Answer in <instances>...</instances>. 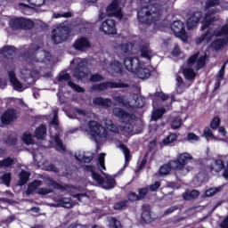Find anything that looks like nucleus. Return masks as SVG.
<instances>
[{
  "instance_id": "obj_1",
  "label": "nucleus",
  "mask_w": 228,
  "mask_h": 228,
  "mask_svg": "<svg viewBox=\"0 0 228 228\" xmlns=\"http://www.w3.org/2000/svg\"><path fill=\"white\" fill-rule=\"evenodd\" d=\"M206 42L210 44V47L215 51H218L221 47H224L228 42V23L224 25L222 28H218L213 32L208 30L205 34L201 35L196 39V44H202Z\"/></svg>"
},
{
  "instance_id": "obj_2",
  "label": "nucleus",
  "mask_w": 228,
  "mask_h": 228,
  "mask_svg": "<svg viewBox=\"0 0 228 228\" xmlns=\"http://www.w3.org/2000/svg\"><path fill=\"white\" fill-rule=\"evenodd\" d=\"M40 46L37 44L31 45L28 51L23 54V60L28 63H43V61H49V53L44 50L39 51Z\"/></svg>"
},
{
  "instance_id": "obj_3",
  "label": "nucleus",
  "mask_w": 228,
  "mask_h": 228,
  "mask_svg": "<svg viewBox=\"0 0 228 228\" xmlns=\"http://www.w3.org/2000/svg\"><path fill=\"white\" fill-rule=\"evenodd\" d=\"M191 159H193V157H191L190 153L183 152L177 157L176 160L169 161V165L173 170H176L181 175H186L192 168L191 167H186Z\"/></svg>"
},
{
  "instance_id": "obj_4",
  "label": "nucleus",
  "mask_w": 228,
  "mask_h": 228,
  "mask_svg": "<svg viewBox=\"0 0 228 228\" xmlns=\"http://www.w3.org/2000/svg\"><path fill=\"white\" fill-rule=\"evenodd\" d=\"M88 127L89 130H86V133L90 140L97 142V136H99V138H106V136H108V131L106 128H104L101 123L95 120L89 121Z\"/></svg>"
},
{
  "instance_id": "obj_5",
  "label": "nucleus",
  "mask_w": 228,
  "mask_h": 228,
  "mask_svg": "<svg viewBox=\"0 0 228 228\" xmlns=\"http://www.w3.org/2000/svg\"><path fill=\"white\" fill-rule=\"evenodd\" d=\"M108 88H129V84H126L120 81H107L92 86L89 88V92H104V90H108Z\"/></svg>"
},
{
  "instance_id": "obj_6",
  "label": "nucleus",
  "mask_w": 228,
  "mask_h": 228,
  "mask_svg": "<svg viewBox=\"0 0 228 228\" xmlns=\"http://www.w3.org/2000/svg\"><path fill=\"white\" fill-rule=\"evenodd\" d=\"M215 13H218V9L215 8V9H210L208 10L202 21H201V31H204L206 29H208V28H209L210 26H213L215 24V22L220 20V16L216 15V16H213L215 15Z\"/></svg>"
},
{
  "instance_id": "obj_7",
  "label": "nucleus",
  "mask_w": 228,
  "mask_h": 228,
  "mask_svg": "<svg viewBox=\"0 0 228 228\" xmlns=\"http://www.w3.org/2000/svg\"><path fill=\"white\" fill-rule=\"evenodd\" d=\"M69 33H70L69 27H59L53 29L52 32L53 44H62V42H65L69 38Z\"/></svg>"
},
{
  "instance_id": "obj_8",
  "label": "nucleus",
  "mask_w": 228,
  "mask_h": 228,
  "mask_svg": "<svg viewBox=\"0 0 228 228\" xmlns=\"http://www.w3.org/2000/svg\"><path fill=\"white\" fill-rule=\"evenodd\" d=\"M169 96L167 94H165L163 92H157L154 94L152 97L153 101V108H159V106H170L173 102H175V96H171V101L169 104H165V102L168 101Z\"/></svg>"
},
{
  "instance_id": "obj_9",
  "label": "nucleus",
  "mask_w": 228,
  "mask_h": 228,
  "mask_svg": "<svg viewBox=\"0 0 228 228\" xmlns=\"http://www.w3.org/2000/svg\"><path fill=\"white\" fill-rule=\"evenodd\" d=\"M71 63H77V65L73 72V76L77 77V79H83V77H86L87 76L86 60L77 58V59H74Z\"/></svg>"
},
{
  "instance_id": "obj_10",
  "label": "nucleus",
  "mask_w": 228,
  "mask_h": 228,
  "mask_svg": "<svg viewBox=\"0 0 228 228\" xmlns=\"http://www.w3.org/2000/svg\"><path fill=\"white\" fill-rule=\"evenodd\" d=\"M20 77L27 85H33L38 77V71L31 69L28 67H23L20 69Z\"/></svg>"
},
{
  "instance_id": "obj_11",
  "label": "nucleus",
  "mask_w": 228,
  "mask_h": 228,
  "mask_svg": "<svg viewBox=\"0 0 228 228\" xmlns=\"http://www.w3.org/2000/svg\"><path fill=\"white\" fill-rule=\"evenodd\" d=\"M200 53H195L188 60V66L193 67L196 70H200L206 66V60L208 55L204 53L203 55L199 57Z\"/></svg>"
},
{
  "instance_id": "obj_12",
  "label": "nucleus",
  "mask_w": 228,
  "mask_h": 228,
  "mask_svg": "<svg viewBox=\"0 0 228 228\" xmlns=\"http://www.w3.org/2000/svg\"><path fill=\"white\" fill-rule=\"evenodd\" d=\"M171 29L175 37H178V38H181L183 42L188 40V33H186V29H184V23H183V21H174L171 24Z\"/></svg>"
},
{
  "instance_id": "obj_13",
  "label": "nucleus",
  "mask_w": 228,
  "mask_h": 228,
  "mask_svg": "<svg viewBox=\"0 0 228 228\" xmlns=\"http://www.w3.org/2000/svg\"><path fill=\"white\" fill-rule=\"evenodd\" d=\"M108 17H117L119 20L122 19V9L118 6V0H113L106 8Z\"/></svg>"
},
{
  "instance_id": "obj_14",
  "label": "nucleus",
  "mask_w": 228,
  "mask_h": 228,
  "mask_svg": "<svg viewBox=\"0 0 228 228\" xmlns=\"http://www.w3.org/2000/svg\"><path fill=\"white\" fill-rule=\"evenodd\" d=\"M139 54L141 58H144V60L151 61L152 58H154V52L151 49V44L142 43L139 48Z\"/></svg>"
},
{
  "instance_id": "obj_15",
  "label": "nucleus",
  "mask_w": 228,
  "mask_h": 228,
  "mask_svg": "<svg viewBox=\"0 0 228 228\" xmlns=\"http://www.w3.org/2000/svg\"><path fill=\"white\" fill-rule=\"evenodd\" d=\"M124 65L129 72H132L134 74L138 69H140V60L136 57L131 58V57H126L124 60Z\"/></svg>"
},
{
  "instance_id": "obj_16",
  "label": "nucleus",
  "mask_w": 228,
  "mask_h": 228,
  "mask_svg": "<svg viewBox=\"0 0 228 228\" xmlns=\"http://www.w3.org/2000/svg\"><path fill=\"white\" fill-rule=\"evenodd\" d=\"M101 30L106 35H115L117 33V26L115 20L108 19L101 25Z\"/></svg>"
},
{
  "instance_id": "obj_17",
  "label": "nucleus",
  "mask_w": 228,
  "mask_h": 228,
  "mask_svg": "<svg viewBox=\"0 0 228 228\" xmlns=\"http://www.w3.org/2000/svg\"><path fill=\"white\" fill-rule=\"evenodd\" d=\"M112 113H113L114 117L120 118L124 122H130L131 120H134V115H131V114L127 113L122 108L115 107L112 110Z\"/></svg>"
},
{
  "instance_id": "obj_18",
  "label": "nucleus",
  "mask_w": 228,
  "mask_h": 228,
  "mask_svg": "<svg viewBox=\"0 0 228 228\" xmlns=\"http://www.w3.org/2000/svg\"><path fill=\"white\" fill-rule=\"evenodd\" d=\"M77 203L72 202L70 198H60L56 204H53V208H65L66 209H72Z\"/></svg>"
},
{
  "instance_id": "obj_19",
  "label": "nucleus",
  "mask_w": 228,
  "mask_h": 228,
  "mask_svg": "<svg viewBox=\"0 0 228 228\" xmlns=\"http://www.w3.org/2000/svg\"><path fill=\"white\" fill-rule=\"evenodd\" d=\"M8 77L10 78V82L17 92H22L26 87L22 86V84L17 79V77L15 76V72L13 70L8 71Z\"/></svg>"
},
{
  "instance_id": "obj_20",
  "label": "nucleus",
  "mask_w": 228,
  "mask_h": 228,
  "mask_svg": "<svg viewBox=\"0 0 228 228\" xmlns=\"http://www.w3.org/2000/svg\"><path fill=\"white\" fill-rule=\"evenodd\" d=\"M202 19V12H196L191 17L187 20V29H193Z\"/></svg>"
},
{
  "instance_id": "obj_21",
  "label": "nucleus",
  "mask_w": 228,
  "mask_h": 228,
  "mask_svg": "<svg viewBox=\"0 0 228 228\" xmlns=\"http://www.w3.org/2000/svg\"><path fill=\"white\" fill-rule=\"evenodd\" d=\"M73 47L76 51H81L83 53L90 47V41L86 37H80L74 43Z\"/></svg>"
},
{
  "instance_id": "obj_22",
  "label": "nucleus",
  "mask_w": 228,
  "mask_h": 228,
  "mask_svg": "<svg viewBox=\"0 0 228 228\" xmlns=\"http://www.w3.org/2000/svg\"><path fill=\"white\" fill-rule=\"evenodd\" d=\"M3 124H11L13 120H17V114H15L14 110H8L5 111L1 118Z\"/></svg>"
},
{
  "instance_id": "obj_23",
  "label": "nucleus",
  "mask_w": 228,
  "mask_h": 228,
  "mask_svg": "<svg viewBox=\"0 0 228 228\" xmlns=\"http://www.w3.org/2000/svg\"><path fill=\"white\" fill-rule=\"evenodd\" d=\"M129 102V108H143V106H145V98L133 94Z\"/></svg>"
},
{
  "instance_id": "obj_24",
  "label": "nucleus",
  "mask_w": 228,
  "mask_h": 228,
  "mask_svg": "<svg viewBox=\"0 0 228 228\" xmlns=\"http://www.w3.org/2000/svg\"><path fill=\"white\" fill-rule=\"evenodd\" d=\"M112 99L116 104H119L125 108L131 106L129 100H127V95L114 94L112 95Z\"/></svg>"
},
{
  "instance_id": "obj_25",
  "label": "nucleus",
  "mask_w": 228,
  "mask_h": 228,
  "mask_svg": "<svg viewBox=\"0 0 228 228\" xmlns=\"http://www.w3.org/2000/svg\"><path fill=\"white\" fill-rule=\"evenodd\" d=\"M93 102L96 106H102V108H110L113 102L110 98L96 97L93 100Z\"/></svg>"
},
{
  "instance_id": "obj_26",
  "label": "nucleus",
  "mask_w": 228,
  "mask_h": 228,
  "mask_svg": "<svg viewBox=\"0 0 228 228\" xmlns=\"http://www.w3.org/2000/svg\"><path fill=\"white\" fill-rule=\"evenodd\" d=\"M83 168L85 172H86V174H91L93 179L96 181V183H102V176L95 173V170L94 169V166L86 165L83 167Z\"/></svg>"
},
{
  "instance_id": "obj_27",
  "label": "nucleus",
  "mask_w": 228,
  "mask_h": 228,
  "mask_svg": "<svg viewBox=\"0 0 228 228\" xmlns=\"http://www.w3.org/2000/svg\"><path fill=\"white\" fill-rule=\"evenodd\" d=\"M134 74H136L139 79H149L151 77V69L142 68V64H140L139 69Z\"/></svg>"
},
{
  "instance_id": "obj_28",
  "label": "nucleus",
  "mask_w": 228,
  "mask_h": 228,
  "mask_svg": "<svg viewBox=\"0 0 228 228\" xmlns=\"http://www.w3.org/2000/svg\"><path fill=\"white\" fill-rule=\"evenodd\" d=\"M98 184L104 188V190H111V188H115V179L111 176H106V180L102 178V183H98Z\"/></svg>"
},
{
  "instance_id": "obj_29",
  "label": "nucleus",
  "mask_w": 228,
  "mask_h": 228,
  "mask_svg": "<svg viewBox=\"0 0 228 228\" xmlns=\"http://www.w3.org/2000/svg\"><path fill=\"white\" fill-rule=\"evenodd\" d=\"M208 168L216 174H218V172H222V170H224V160L214 159V163L208 166Z\"/></svg>"
},
{
  "instance_id": "obj_30",
  "label": "nucleus",
  "mask_w": 228,
  "mask_h": 228,
  "mask_svg": "<svg viewBox=\"0 0 228 228\" xmlns=\"http://www.w3.org/2000/svg\"><path fill=\"white\" fill-rule=\"evenodd\" d=\"M109 72L111 74H120L122 72V63L118 61H115L109 65Z\"/></svg>"
},
{
  "instance_id": "obj_31",
  "label": "nucleus",
  "mask_w": 228,
  "mask_h": 228,
  "mask_svg": "<svg viewBox=\"0 0 228 228\" xmlns=\"http://www.w3.org/2000/svg\"><path fill=\"white\" fill-rule=\"evenodd\" d=\"M175 81L177 94H183L185 88H188V86H190V85H185L184 81L183 80V77H181L179 75L175 77Z\"/></svg>"
},
{
  "instance_id": "obj_32",
  "label": "nucleus",
  "mask_w": 228,
  "mask_h": 228,
  "mask_svg": "<svg viewBox=\"0 0 228 228\" xmlns=\"http://www.w3.org/2000/svg\"><path fill=\"white\" fill-rule=\"evenodd\" d=\"M39 186H42V181L40 180H35L32 183L28 184V189L25 191L26 195H31V193H34L35 191L39 188Z\"/></svg>"
},
{
  "instance_id": "obj_33",
  "label": "nucleus",
  "mask_w": 228,
  "mask_h": 228,
  "mask_svg": "<svg viewBox=\"0 0 228 228\" xmlns=\"http://www.w3.org/2000/svg\"><path fill=\"white\" fill-rule=\"evenodd\" d=\"M0 54H3L4 58H12L15 54V47L4 46L0 49Z\"/></svg>"
},
{
  "instance_id": "obj_34",
  "label": "nucleus",
  "mask_w": 228,
  "mask_h": 228,
  "mask_svg": "<svg viewBox=\"0 0 228 228\" xmlns=\"http://www.w3.org/2000/svg\"><path fill=\"white\" fill-rule=\"evenodd\" d=\"M35 136L37 138V140H44L45 136H47V127H45L44 125H41L36 129Z\"/></svg>"
},
{
  "instance_id": "obj_35",
  "label": "nucleus",
  "mask_w": 228,
  "mask_h": 228,
  "mask_svg": "<svg viewBox=\"0 0 228 228\" xmlns=\"http://www.w3.org/2000/svg\"><path fill=\"white\" fill-rule=\"evenodd\" d=\"M75 158L82 163H90L94 159V153L78 154L75 155Z\"/></svg>"
},
{
  "instance_id": "obj_36",
  "label": "nucleus",
  "mask_w": 228,
  "mask_h": 228,
  "mask_svg": "<svg viewBox=\"0 0 228 228\" xmlns=\"http://www.w3.org/2000/svg\"><path fill=\"white\" fill-rule=\"evenodd\" d=\"M29 175H31L29 172L22 170L19 175V185L24 186V184H28V182L29 181Z\"/></svg>"
},
{
  "instance_id": "obj_37",
  "label": "nucleus",
  "mask_w": 228,
  "mask_h": 228,
  "mask_svg": "<svg viewBox=\"0 0 228 228\" xmlns=\"http://www.w3.org/2000/svg\"><path fill=\"white\" fill-rule=\"evenodd\" d=\"M9 24L12 29L14 31H17V29H22V18L12 19Z\"/></svg>"
},
{
  "instance_id": "obj_38",
  "label": "nucleus",
  "mask_w": 228,
  "mask_h": 228,
  "mask_svg": "<svg viewBox=\"0 0 228 228\" xmlns=\"http://www.w3.org/2000/svg\"><path fill=\"white\" fill-rule=\"evenodd\" d=\"M199 195H200V193L197 190L188 191L183 194V200H193V199H197Z\"/></svg>"
},
{
  "instance_id": "obj_39",
  "label": "nucleus",
  "mask_w": 228,
  "mask_h": 228,
  "mask_svg": "<svg viewBox=\"0 0 228 228\" xmlns=\"http://www.w3.org/2000/svg\"><path fill=\"white\" fill-rule=\"evenodd\" d=\"M54 142L56 151H58L59 152H65V151H67L65 145L63 144V142H61V139H60V135H54Z\"/></svg>"
},
{
  "instance_id": "obj_40",
  "label": "nucleus",
  "mask_w": 228,
  "mask_h": 228,
  "mask_svg": "<svg viewBox=\"0 0 228 228\" xmlns=\"http://www.w3.org/2000/svg\"><path fill=\"white\" fill-rule=\"evenodd\" d=\"M33 28H35V22L33 20L21 18V29H33Z\"/></svg>"
},
{
  "instance_id": "obj_41",
  "label": "nucleus",
  "mask_w": 228,
  "mask_h": 228,
  "mask_svg": "<svg viewBox=\"0 0 228 228\" xmlns=\"http://www.w3.org/2000/svg\"><path fill=\"white\" fill-rule=\"evenodd\" d=\"M170 170H174V167L170 166V162L168 164H165L160 167L159 174L160 175H168L170 174Z\"/></svg>"
},
{
  "instance_id": "obj_42",
  "label": "nucleus",
  "mask_w": 228,
  "mask_h": 228,
  "mask_svg": "<svg viewBox=\"0 0 228 228\" xmlns=\"http://www.w3.org/2000/svg\"><path fill=\"white\" fill-rule=\"evenodd\" d=\"M118 147L124 153L126 163H129V159L131 158V152L129 151V148H127V146L124 144H119Z\"/></svg>"
},
{
  "instance_id": "obj_43",
  "label": "nucleus",
  "mask_w": 228,
  "mask_h": 228,
  "mask_svg": "<svg viewBox=\"0 0 228 228\" xmlns=\"http://www.w3.org/2000/svg\"><path fill=\"white\" fill-rule=\"evenodd\" d=\"M134 119H130V121H124V125H122V129L123 131H125V133H133V130H134V126H133V121Z\"/></svg>"
},
{
  "instance_id": "obj_44",
  "label": "nucleus",
  "mask_w": 228,
  "mask_h": 228,
  "mask_svg": "<svg viewBox=\"0 0 228 228\" xmlns=\"http://www.w3.org/2000/svg\"><path fill=\"white\" fill-rule=\"evenodd\" d=\"M163 115H165V109H157L152 113L151 120H159Z\"/></svg>"
},
{
  "instance_id": "obj_45",
  "label": "nucleus",
  "mask_w": 228,
  "mask_h": 228,
  "mask_svg": "<svg viewBox=\"0 0 228 228\" xmlns=\"http://www.w3.org/2000/svg\"><path fill=\"white\" fill-rule=\"evenodd\" d=\"M15 163V159L12 158L4 159V160L0 161V168H8L9 167H12Z\"/></svg>"
},
{
  "instance_id": "obj_46",
  "label": "nucleus",
  "mask_w": 228,
  "mask_h": 228,
  "mask_svg": "<svg viewBox=\"0 0 228 228\" xmlns=\"http://www.w3.org/2000/svg\"><path fill=\"white\" fill-rule=\"evenodd\" d=\"M183 72L186 79H190V80L195 79V77L197 76L195 74V71H193V69L187 68V69H184Z\"/></svg>"
},
{
  "instance_id": "obj_47",
  "label": "nucleus",
  "mask_w": 228,
  "mask_h": 228,
  "mask_svg": "<svg viewBox=\"0 0 228 228\" xmlns=\"http://www.w3.org/2000/svg\"><path fill=\"white\" fill-rule=\"evenodd\" d=\"M222 191V187H214L207 190L203 194V197H213L215 193H218V191Z\"/></svg>"
},
{
  "instance_id": "obj_48",
  "label": "nucleus",
  "mask_w": 228,
  "mask_h": 228,
  "mask_svg": "<svg viewBox=\"0 0 228 228\" xmlns=\"http://www.w3.org/2000/svg\"><path fill=\"white\" fill-rule=\"evenodd\" d=\"M176 140L177 134H171L163 140L162 143H164V145H170V143H174V142H175Z\"/></svg>"
},
{
  "instance_id": "obj_49",
  "label": "nucleus",
  "mask_w": 228,
  "mask_h": 228,
  "mask_svg": "<svg viewBox=\"0 0 228 228\" xmlns=\"http://www.w3.org/2000/svg\"><path fill=\"white\" fill-rule=\"evenodd\" d=\"M104 158H106V153H101L98 158V167L102 172V170H106V166L104 165Z\"/></svg>"
},
{
  "instance_id": "obj_50",
  "label": "nucleus",
  "mask_w": 228,
  "mask_h": 228,
  "mask_svg": "<svg viewBox=\"0 0 228 228\" xmlns=\"http://www.w3.org/2000/svg\"><path fill=\"white\" fill-rule=\"evenodd\" d=\"M109 224L110 228H122V224H120V221L117 220L115 217L109 218Z\"/></svg>"
},
{
  "instance_id": "obj_51",
  "label": "nucleus",
  "mask_w": 228,
  "mask_h": 228,
  "mask_svg": "<svg viewBox=\"0 0 228 228\" xmlns=\"http://www.w3.org/2000/svg\"><path fill=\"white\" fill-rule=\"evenodd\" d=\"M46 184L47 186H53V188H57L58 190H65V187H63L60 183H57L56 182H54V180L51 178L46 179Z\"/></svg>"
},
{
  "instance_id": "obj_52",
  "label": "nucleus",
  "mask_w": 228,
  "mask_h": 228,
  "mask_svg": "<svg viewBox=\"0 0 228 228\" xmlns=\"http://www.w3.org/2000/svg\"><path fill=\"white\" fill-rule=\"evenodd\" d=\"M142 219L143 222H145L146 224H151V222H152V216L151 215V211L145 210V211L142 214Z\"/></svg>"
},
{
  "instance_id": "obj_53",
  "label": "nucleus",
  "mask_w": 228,
  "mask_h": 228,
  "mask_svg": "<svg viewBox=\"0 0 228 228\" xmlns=\"http://www.w3.org/2000/svg\"><path fill=\"white\" fill-rule=\"evenodd\" d=\"M1 181L5 184V186H10V182L12 181V174L5 173L1 176Z\"/></svg>"
},
{
  "instance_id": "obj_54",
  "label": "nucleus",
  "mask_w": 228,
  "mask_h": 228,
  "mask_svg": "<svg viewBox=\"0 0 228 228\" xmlns=\"http://www.w3.org/2000/svg\"><path fill=\"white\" fill-rule=\"evenodd\" d=\"M68 85L69 86H70V88H73V90H75V92H77L78 94H84L85 92V88L74 84V82L72 81H69Z\"/></svg>"
},
{
  "instance_id": "obj_55",
  "label": "nucleus",
  "mask_w": 228,
  "mask_h": 228,
  "mask_svg": "<svg viewBox=\"0 0 228 228\" xmlns=\"http://www.w3.org/2000/svg\"><path fill=\"white\" fill-rule=\"evenodd\" d=\"M220 4V0H208L206 2L205 10H209V8H213V6H218Z\"/></svg>"
},
{
  "instance_id": "obj_56",
  "label": "nucleus",
  "mask_w": 228,
  "mask_h": 228,
  "mask_svg": "<svg viewBox=\"0 0 228 228\" xmlns=\"http://www.w3.org/2000/svg\"><path fill=\"white\" fill-rule=\"evenodd\" d=\"M228 61H225L224 65L222 66L221 69L219 70L216 79H219V81H222L224 79V76L225 74V66L227 65Z\"/></svg>"
},
{
  "instance_id": "obj_57",
  "label": "nucleus",
  "mask_w": 228,
  "mask_h": 228,
  "mask_svg": "<svg viewBox=\"0 0 228 228\" xmlns=\"http://www.w3.org/2000/svg\"><path fill=\"white\" fill-rule=\"evenodd\" d=\"M183 124V120L181 118H175L171 123L172 129H179Z\"/></svg>"
},
{
  "instance_id": "obj_58",
  "label": "nucleus",
  "mask_w": 228,
  "mask_h": 228,
  "mask_svg": "<svg viewBox=\"0 0 228 228\" xmlns=\"http://www.w3.org/2000/svg\"><path fill=\"white\" fill-rule=\"evenodd\" d=\"M90 81L93 83H99V81H104V77L99 74H94L90 77Z\"/></svg>"
},
{
  "instance_id": "obj_59",
  "label": "nucleus",
  "mask_w": 228,
  "mask_h": 228,
  "mask_svg": "<svg viewBox=\"0 0 228 228\" xmlns=\"http://www.w3.org/2000/svg\"><path fill=\"white\" fill-rule=\"evenodd\" d=\"M37 193V195H49V193H53V190L49 188H39Z\"/></svg>"
},
{
  "instance_id": "obj_60",
  "label": "nucleus",
  "mask_w": 228,
  "mask_h": 228,
  "mask_svg": "<svg viewBox=\"0 0 228 228\" xmlns=\"http://www.w3.org/2000/svg\"><path fill=\"white\" fill-rule=\"evenodd\" d=\"M28 3L32 6H43L45 4V0H28Z\"/></svg>"
},
{
  "instance_id": "obj_61",
  "label": "nucleus",
  "mask_w": 228,
  "mask_h": 228,
  "mask_svg": "<svg viewBox=\"0 0 228 228\" xmlns=\"http://www.w3.org/2000/svg\"><path fill=\"white\" fill-rule=\"evenodd\" d=\"M23 142L24 143H26L27 145H31L33 144V139L31 137L30 134H23Z\"/></svg>"
},
{
  "instance_id": "obj_62",
  "label": "nucleus",
  "mask_w": 228,
  "mask_h": 228,
  "mask_svg": "<svg viewBox=\"0 0 228 228\" xmlns=\"http://www.w3.org/2000/svg\"><path fill=\"white\" fill-rule=\"evenodd\" d=\"M218 126H220V118H214L210 122L211 129H218Z\"/></svg>"
},
{
  "instance_id": "obj_63",
  "label": "nucleus",
  "mask_w": 228,
  "mask_h": 228,
  "mask_svg": "<svg viewBox=\"0 0 228 228\" xmlns=\"http://www.w3.org/2000/svg\"><path fill=\"white\" fill-rule=\"evenodd\" d=\"M69 79H70V75L65 72H61L58 77V81H69Z\"/></svg>"
},
{
  "instance_id": "obj_64",
  "label": "nucleus",
  "mask_w": 228,
  "mask_h": 228,
  "mask_svg": "<svg viewBox=\"0 0 228 228\" xmlns=\"http://www.w3.org/2000/svg\"><path fill=\"white\" fill-rule=\"evenodd\" d=\"M188 142H199V136L193 133H189L187 135Z\"/></svg>"
}]
</instances>
